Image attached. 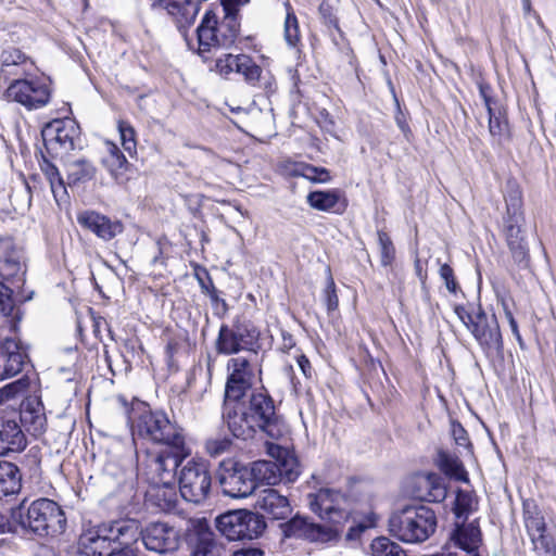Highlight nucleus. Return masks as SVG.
<instances>
[{
    "label": "nucleus",
    "mask_w": 556,
    "mask_h": 556,
    "mask_svg": "<svg viewBox=\"0 0 556 556\" xmlns=\"http://www.w3.org/2000/svg\"><path fill=\"white\" fill-rule=\"evenodd\" d=\"M139 527L132 519H121L85 531L78 541V551L84 556H109L112 549L130 545L137 541Z\"/></svg>",
    "instance_id": "f03ea898"
},
{
    "label": "nucleus",
    "mask_w": 556,
    "mask_h": 556,
    "mask_svg": "<svg viewBox=\"0 0 556 556\" xmlns=\"http://www.w3.org/2000/svg\"><path fill=\"white\" fill-rule=\"evenodd\" d=\"M452 435L457 445L463 447L470 446L468 433L459 422H452Z\"/></svg>",
    "instance_id": "052dcab7"
},
{
    "label": "nucleus",
    "mask_w": 556,
    "mask_h": 556,
    "mask_svg": "<svg viewBox=\"0 0 556 556\" xmlns=\"http://www.w3.org/2000/svg\"><path fill=\"white\" fill-rule=\"evenodd\" d=\"M22 486V476L16 465L0 460V497L16 494Z\"/></svg>",
    "instance_id": "473e14b6"
},
{
    "label": "nucleus",
    "mask_w": 556,
    "mask_h": 556,
    "mask_svg": "<svg viewBox=\"0 0 556 556\" xmlns=\"http://www.w3.org/2000/svg\"><path fill=\"white\" fill-rule=\"evenodd\" d=\"M77 223L84 229L94 233L99 239L110 241L124 230L123 224L117 219H111L93 210H85L76 215Z\"/></svg>",
    "instance_id": "6ab92c4d"
},
{
    "label": "nucleus",
    "mask_w": 556,
    "mask_h": 556,
    "mask_svg": "<svg viewBox=\"0 0 556 556\" xmlns=\"http://www.w3.org/2000/svg\"><path fill=\"white\" fill-rule=\"evenodd\" d=\"M479 92L481 98L484 101V104L486 106V110L489 113H491L492 104L494 103V99L492 97V87L489 84L485 83H479Z\"/></svg>",
    "instance_id": "680f3d73"
},
{
    "label": "nucleus",
    "mask_w": 556,
    "mask_h": 556,
    "mask_svg": "<svg viewBox=\"0 0 556 556\" xmlns=\"http://www.w3.org/2000/svg\"><path fill=\"white\" fill-rule=\"evenodd\" d=\"M530 539L540 556H556V539L547 529L530 535Z\"/></svg>",
    "instance_id": "4c0bfd02"
},
{
    "label": "nucleus",
    "mask_w": 556,
    "mask_h": 556,
    "mask_svg": "<svg viewBox=\"0 0 556 556\" xmlns=\"http://www.w3.org/2000/svg\"><path fill=\"white\" fill-rule=\"evenodd\" d=\"M179 492L190 503L200 504L210 494L212 478L205 460L191 458L178 473Z\"/></svg>",
    "instance_id": "6e6552de"
},
{
    "label": "nucleus",
    "mask_w": 556,
    "mask_h": 556,
    "mask_svg": "<svg viewBox=\"0 0 556 556\" xmlns=\"http://www.w3.org/2000/svg\"><path fill=\"white\" fill-rule=\"evenodd\" d=\"M525 217L516 216L514 219H503V229L507 248L514 262L521 268L529 266V248L523 230Z\"/></svg>",
    "instance_id": "f3484780"
},
{
    "label": "nucleus",
    "mask_w": 556,
    "mask_h": 556,
    "mask_svg": "<svg viewBox=\"0 0 556 556\" xmlns=\"http://www.w3.org/2000/svg\"><path fill=\"white\" fill-rule=\"evenodd\" d=\"M325 304L328 312H333L339 306V299L336 291V283L331 276L328 277L327 286L324 292Z\"/></svg>",
    "instance_id": "13d9d810"
},
{
    "label": "nucleus",
    "mask_w": 556,
    "mask_h": 556,
    "mask_svg": "<svg viewBox=\"0 0 556 556\" xmlns=\"http://www.w3.org/2000/svg\"><path fill=\"white\" fill-rule=\"evenodd\" d=\"M470 321L469 330L488 352L500 351L503 346L500 326L495 315L488 317L485 313L480 312L476 316L467 315Z\"/></svg>",
    "instance_id": "a211bd4d"
},
{
    "label": "nucleus",
    "mask_w": 556,
    "mask_h": 556,
    "mask_svg": "<svg viewBox=\"0 0 556 556\" xmlns=\"http://www.w3.org/2000/svg\"><path fill=\"white\" fill-rule=\"evenodd\" d=\"M372 556H406L404 549L386 536L375 539L370 544Z\"/></svg>",
    "instance_id": "79ce46f5"
},
{
    "label": "nucleus",
    "mask_w": 556,
    "mask_h": 556,
    "mask_svg": "<svg viewBox=\"0 0 556 556\" xmlns=\"http://www.w3.org/2000/svg\"><path fill=\"white\" fill-rule=\"evenodd\" d=\"M94 167L87 162H77L73 165L71 173L68 174V184L78 185L91 180L94 177Z\"/></svg>",
    "instance_id": "09e8293b"
},
{
    "label": "nucleus",
    "mask_w": 556,
    "mask_h": 556,
    "mask_svg": "<svg viewBox=\"0 0 556 556\" xmlns=\"http://www.w3.org/2000/svg\"><path fill=\"white\" fill-rule=\"evenodd\" d=\"M389 532L397 540L409 543H422L435 531V513L424 505L405 506L389 518Z\"/></svg>",
    "instance_id": "7ed1b4c3"
},
{
    "label": "nucleus",
    "mask_w": 556,
    "mask_h": 556,
    "mask_svg": "<svg viewBox=\"0 0 556 556\" xmlns=\"http://www.w3.org/2000/svg\"><path fill=\"white\" fill-rule=\"evenodd\" d=\"M52 194L54 197L55 202L60 205L61 203H65L68 200V193L66 187L64 185L63 178L56 179L54 181L49 182Z\"/></svg>",
    "instance_id": "bf43d9fd"
},
{
    "label": "nucleus",
    "mask_w": 556,
    "mask_h": 556,
    "mask_svg": "<svg viewBox=\"0 0 556 556\" xmlns=\"http://www.w3.org/2000/svg\"><path fill=\"white\" fill-rule=\"evenodd\" d=\"M481 543V532L473 523L457 526L450 535V542L437 556H457L452 548L466 552L467 556H479L478 549Z\"/></svg>",
    "instance_id": "412c9836"
},
{
    "label": "nucleus",
    "mask_w": 556,
    "mask_h": 556,
    "mask_svg": "<svg viewBox=\"0 0 556 556\" xmlns=\"http://www.w3.org/2000/svg\"><path fill=\"white\" fill-rule=\"evenodd\" d=\"M306 201L311 207L323 212L343 213L346 203L341 202V193L339 190L312 191L307 194Z\"/></svg>",
    "instance_id": "7c9ffc66"
},
{
    "label": "nucleus",
    "mask_w": 556,
    "mask_h": 556,
    "mask_svg": "<svg viewBox=\"0 0 556 556\" xmlns=\"http://www.w3.org/2000/svg\"><path fill=\"white\" fill-rule=\"evenodd\" d=\"M240 62L241 54H225L224 58L216 60L215 67L220 75L228 76L229 74L237 72Z\"/></svg>",
    "instance_id": "603ef678"
},
{
    "label": "nucleus",
    "mask_w": 556,
    "mask_h": 556,
    "mask_svg": "<svg viewBox=\"0 0 556 556\" xmlns=\"http://www.w3.org/2000/svg\"><path fill=\"white\" fill-rule=\"evenodd\" d=\"M13 293L16 294L15 288L8 287L0 281V313L4 316H12L18 318V311L15 312V299ZM16 301L18 299L16 298Z\"/></svg>",
    "instance_id": "49530a36"
},
{
    "label": "nucleus",
    "mask_w": 556,
    "mask_h": 556,
    "mask_svg": "<svg viewBox=\"0 0 556 556\" xmlns=\"http://www.w3.org/2000/svg\"><path fill=\"white\" fill-rule=\"evenodd\" d=\"M281 528L287 538H299L311 542L327 543L337 540L340 535L338 528L309 522L306 518L299 516L282 523Z\"/></svg>",
    "instance_id": "dca6fc26"
},
{
    "label": "nucleus",
    "mask_w": 556,
    "mask_h": 556,
    "mask_svg": "<svg viewBox=\"0 0 556 556\" xmlns=\"http://www.w3.org/2000/svg\"><path fill=\"white\" fill-rule=\"evenodd\" d=\"M255 507L273 519H285L291 513L288 498L271 488L258 492Z\"/></svg>",
    "instance_id": "393cba45"
},
{
    "label": "nucleus",
    "mask_w": 556,
    "mask_h": 556,
    "mask_svg": "<svg viewBox=\"0 0 556 556\" xmlns=\"http://www.w3.org/2000/svg\"><path fill=\"white\" fill-rule=\"evenodd\" d=\"M249 0H220L225 14L238 15V7L244 5Z\"/></svg>",
    "instance_id": "e2e57ef3"
},
{
    "label": "nucleus",
    "mask_w": 556,
    "mask_h": 556,
    "mask_svg": "<svg viewBox=\"0 0 556 556\" xmlns=\"http://www.w3.org/2000/svg\"><path fill=\"white\" fill-rule=\"evenodd\" d=\"M307 504L313 513L331 522L333 528L344 523L350 517L348 500L337 490L320 489L316 493H309Z\"/></svg>",
    "instance_id": "9d476101"
},
{
    "label": "nucleus",
    "mask_w": 556,
    "mask_h": 556,
    "mask_svg": "<svg viewBox=\"0 0 556 556\" xmlns=\"http://www.w3.org/2000/svg\"><path fill=\"white\" fill-rule=\"evenodd\" d=\"M192 556H226L222 546L213 540L212 532L199 534L198 541L192 551Z\"/></svg>",
    "instance_id": "58836bf2"
},
{
    "label": "nucleus",
    "mask_w": 556,
    "mask_h": 556,
    "mask_svg": "<svg viewBox=\"0 0 556 556\" xmlns=\"http://www.w3.org/2000/svg\"><path fill=\"white\" fill-rule=\"evenodd\" d=\"M190 454L186 440L163 445V448L155 453H149L146 466L154 483H175L177 468Z\"/></svg>",
    "instance_id": "0eeeda50"
},
{
    "label": "nucleus",
    "mask_w": 556,
    "mask_h": 556,
    "mask_svg": "<svg viewBox=\"0 0 556 556\" xmlns=\"http://www.w3.org/2000/svg\"><path fill=\"white\" fill-rule=\"evenodd\" d=\"M147 503L160 511H170L176 507L175 483H154L147 492Z\"/></svg>",
    "instance_id": "c85d7f7f"
},
{
    "label": "nucleus",
    "mask_w": 556,
    "mask_h": 556,
    "mask_svg": "<svg viewBox=\"0 0 556 556\" xmlns=\"http://www.w3.org/2000/svg\"><path fill=\"white\" fill-rule=\"evenodd\" d=\"M489 128L490 134L493 137H504L508 134V124L506 119L500 115H495L493 110L489 113Z\"/></svg>",
    "instance_id": "864d4df0"
},
{
    "label": "nucleus",
    "mask_w": 556,
    "mask_h": 556,
    "mask_svg": "<svg viewBox=\"0 0 556 556\" xmlns=\"http://www.w3.org/2000/svg\"><path fill=\"white\" fill-rule=\"evenodd\" d=\"M35 81L36 80L14 79L7 89L8 97L21 104L28 102L29 98H27V96L31 91Z\"/></svg>",
    "instance_id": "c03bdc74"
},
{
    "label": "nucleus",
    "mask_w": 556,
    "mask_h": 556,
    "mask_svg": "<svg viewBox=\"0 0 556 556\" xmlns=\"http://www.w3.org/2000/svg\"><path fill=\"white\" fill-rule=\"evenodd\" d=\"M108 154L103 157V165L109 170L112 178L118 185H126L129 179L130 164L127 162L121 147L114 141H105Z\"/></svg>",
    "instance_id": "bb28decb"
},
{
    "label": "nucleus",
    "mask_w": 556,
    "mask_h": 556,
    "mask_svg": "<svg viewBox=\"0 0 556 556\" xmlns=\"http://www.w3.org/2000/svg\"><path fill=\"white\" fill-rule=\"evenodd\" d=\"M225 400L240 401L253 386L254 371L251 362L243 357H232L227 362Z\"/></svg>",
    "instance_id": "ddd939ff"
},
{
    "label": "nucleus",
    "mask_w": 556,
    "mask_h": 556,
    "mask_svg": "<svg viewBox=\"0 0 556 556\" xmlns=\"http://www.w3.org/2000/svg\"><path fill=\"white\" fill-rule=\"evenodd\" d=\"M200 52L210 51L211 48H222L217 27V16L213 11H206L201 24L197 28Z\"/></svg>",
    "instance_id": "c756f323"
},
{
    "label": "nucleus",
    "mask_w": 556,
    "mask_h": 556,
    "mask_svg": "<svg viewBox=\"0 0 556 556\" xmlns=\"http://www.w3.org/2000/svg\"><path fill=\"white\" fill-rule=\"evenodd\" d=\"M219 42L222 48L231 47L240 30V24L238 22V15L225 14L223 21L218 24Z\"/></svg>",
    "instance_id": "c9c22d12"
},
{
    "label": "nucleus",
    "mask_w": 556,
    "mask_h": 556,
    "mask_svg": "<svg viewBox=\"0 0 556 556\" xmlns=\"http://www.w3.org/2000/svg\"><path fill=\"white\" fill-rule=\"evenodd\" d=\"M231 441L228 438L210 439L205 443V450L211 456H219L230 448Z\"/></svg>",
    "instance_id": "5fc2aeb1"
},
{
    "label": "nucleus",
    "mask_w": 556,
    "mask_h": 556,
    "mask_svg": "<svg viewBox=\"0 0 556 556\" xmlns=\"http://www.w3.org/2000/svg\"><path fill=\"white\" fill-rule=\"evenodd\" d=\"M523 522L529 536L546 529L544 517L533 500L523 502Z\"/></svg>",
    "instance_id": "f704fd0d"
},
{
    "label": "nucleus",
    "mask_w": 556,
    "mask_h": 556,
    "mask_svg": "<svg viewBox=\"0 0 556 556\" xmlns=\"http://www.w3.org/2000/svg\"><path fill=\"white\" fill-rule=\"evenodd\" d=\"M258 339L255 327L247 323H237L232 327L222 325L215 341L218 354L231 355L251 350Z\"/></svg>",
    "instance_id": "9b49d317"
},
{
    "label": "nucleus",
    "mask_w": 556,
    "mask_h": 556,
    "mask_svg": "<svg viewBox=\"0 0 556 556\" xmlns=\"http://www.w3.org/2000/svg\"><path fill=\"white\" fill-rule=\"evenodd\" d=\"M439 274L441 279L444 280L446 289L451 293L456 294L459 290V286L455 279L453 268L448 264H442Z\"/></svg>",
    "instance_id": "4d7b16f0"
},
{
    "label": "nucleus",
    "mask_w": 556,
    "mask_h": 556,
    "mask_svg": "<svg viewBox=\"0 0 556 556\" xmlns=\"http://www.w3.org/2000/svg\"><path fill=\"white\" fill-rule=\"evenodd\" d=\"M41 169L43 170L49 182L61 178L59 169L52 163H50L46 157H43V164H41Z\"/></svg>",
    "instance_id": "0e129e2a"
},
{
    "label": "nucleus",
    "mask_w": 556,
    "mask_h": 556,
    "mask_svg": "<svg viewBox=\"0 0 556 556\" xmlns=\"http://www.w3.org/2000/svg\"><path fill=\"white\" fill-rule=\"evenodd\" d=\"M294 176H302L313 182L325 184L330 180V174L325 167H316L305 163L295 164Z\"/></svg>",
    "instance_id": "a19ab883"
},
{
    "label": "nucleus",
    "mask_w": 556,
    "mask_h": 556,
    "mask_svg": "<svg viewBox=\"0 0 556 556\" xmlns=\"http://www.w3.org/2000/svg\"><path fill=\"white\" fill-rule=\"evenodd\" d=\"M24 530L37 535H58L64 532L66 518L61 507L48 498L34 501L26 509L20 507L13 513Z\"/></svg>",
    "instance_id": "20e7f679"
},
{
    "label": "nucleus",
    "mask_w": 556,
    "mask_h": 556,
    "mask_svg": "<svg viewBox=\"0 0 556 556\" xmlns=\"http://www.w3.org/2000/svg\"><path fill=\"white\" fill-rule=\"evenodd\" d=\"M287 15L285 20V40L290 47H295L300 41V28L298 18L289 3H286Z\"/></svg>",
    "instance_id": "a18cd8bd"
},
{
    "label": "nucleus",
    "mask_w": 556,
    "mask_h": 556,
    "mask_svg": "<svg viewBox=\"0 0 556 556\" xmlns=\"http://www.w3.org/2000/svg\"><path fill=\"white\" fill-rule=\"evenodd\" d=\"M79 135V125L68 117L53 119L41 129V139H76Z\"/></svg>",
    "instance_id": "2f4dec72"
},
{
    "label": "nucleus",
    "mask_w": 556,
    "mask_h": 556,
    "mask_svg": "<svg viewBox=\"0 0 556 556\" xmlns=\"http://www.w3.org/2000/svg\"><path fill=\"white\" fill-rule=\"evenodd\" d=\"M21 422L33 435L41 434L47 427V417L42 402L37 397L27 399L21 408Z\"/></svg>",
    "instance_id": "a878e982"
},
{
    "label": "nucleus",
    "mask_w": 556,
    "mask_h": 556,
    "mask_svg": "<svg viewBox=\"0 0 556 556\" xmlns=\"http://www.w3.org/2000/svg\"><path fill=\"white\" fill-rule=\"evenodd\" d=\"M248 410L251 422L257 430L265 432L271 438L280 434L279 416L276 413L274 400L265 389L251 395Z\"/></svg>",
    "instance_id": "f8f14e48"
},
{
    "label": "nucleus",
    "mask_w": 556,
    "mask_h": 556,
    "mask_svg": "<svg viewBox=\"0 0 556 556\" xmlns=\"http://www.w3.org/2000/svg\"><path fill=\"white\" fill-rule=\"evenodd\" d=\"M27 355L14 339L0 342V380L18 375L26 364Z\"/></svg>",
    "instance_id": "5701e85b"
},
{
    "label": "nucleus",
    "mask_w": 556,
    "mask_h": 556,
    "mask_svg": "<svg viewBox=\"0 0 556 556\" xmlns=\"http://www.w3.org/2000/svg\"><path fill=\"white\" fill-rule=\"evenodd\" d=\"M215 523L229 541L257 539L266 528L262 516L247 509L226 511L216 518Z\"/></svg>",
    "instance_id": "423d86ee"
},
{
    "label": "nucleus",
    "mask_w": 556,
    "mask_h": 556,
    "mask_svg": "<svg viewBox=\"0 0 556 556\" xmlns=\"http://www.w3.org/2000/svg\"><path fill=\"white\" fill-rule=\"evenodd\" d=\"M118 131L121 139H135L136 132L134 127L125 121L118 122Z\"/></svg>",
    "instance_id": "774afa93"
},
{
    "label": "nucleus",
    "mask_w": 556,
    "mask_h": 556,
    "mask_svg": "<svg viewBox=\"0 0 556 556\" xmlns=\"http://www.w3.org/2000/svg\"><path fill=\"white\" fill-rule=\"evenodd\" d=\"M152 8L165 10L173 16L182 35H186L187 28L193 24L199 12V3L192 0H186L184 2L157 0L152 3Z\"/></svg>",
    "instance_id": "b1692460"
},
{
    "label": "nucleus",
    "mask_w": 556,
    "mask_h": 556,
    "mask_svg": "<svg viewBox=\"0 0 556 556\" xmlns=\"http://www.w3.org/2000/svg\"><path fill=\"white\" fill-rule=\"evenodd\" d=\"M118 400L125 408L134 437L162 446L186 440L184 429L169 420L164 412L152 410L149 405L139 401L132 403L128 409L125 399L121 396Z\"/></svg>",
    "instance_id": "f257e3e1"
},
{
    "label": "nucleus",
    "mask_w": 556,
    "mask_h": 556,
    "mask_svg": "<svg viewBox=\"0 0 556 556\" xmlns=\"http://www.w3.org/2000/svg\"><path fill=\"white\" fill-rule=\"evenodd\" d=\"M296 361H298V365H299L302 374L305 376V378H307V379L312 378L314 370H313V367H312L308 358L305 355L301 354L298 356Z\"/></svg>",
    "instance_id": "69168bd1"
},
{
    "label": "nucleus",
    "mask_w": 556,
    "mask_h": 556,
    "mask_svg": "<svg viewBox=\"0 0 556 556\" xmlns=\"http://www.w3.org/2000/svg\"><path fill=\"white\" fill-rule=\"evenodd\" d=\"M276 460H256L251 465L255 486L258 484L275 485L281 480L293 482L300 471L296 459L282 452L279 447Z\"/></svg>",
    "instance_id": "1a4fd4ad"
},
{
    "label": "nucleus",
    "mask_w": 556,
    "mask_h": 556,
    "mask_svg": "<svg viewBox=\"0 0 556 556\" xmlns=\"http://www.w3.org/2000/svg\"><path fill=\"white\" fill-rule=\"evenodd\" d=\"M218 481L223 493L233 498L248 497L256 489L251 468L238 464L230 468L224 467L218 475Z\"/></svg>",
    "instance_id": "2eb2a0df"
},
{
    "label": "nucleus",
    "mask_w": 556,
    "mask_h": 556,
    "mask_svg": "<svg viewBox=\"0 0 556 556\" xmlns=\"http://www.w3.org/2000/svg\"><path fill=\"white\" fill-rule=\"evenodd\" d=\"M223 419L233 437L248 440L254 437L257 428L251 422L248 408L239 401H224Z\"/></svg>",
    "instance_id": "4be33fe9"
},
{
    "label": "nucleus",
    "mask_w": 556,
    "mask_h": 556,
    "mask_svg": "<svg viewBox=\"0 0 556 556\" xmlns=\"http://www.w3.org/2000/svg\"><path fill=\"white\" fill-rule=\"evenodd\" d=\"M504 197L506 213L503 219H514L516 216L525 217L522 212V193L516 181H507Z\"/></svg>",
    "instance_id": "72a5a7b5"
},
{
    "label": "nucleus",
    "mask_w": 556,
    "mask_h": 556,
    "mask_svg": "<svg viewBox=\"0 0 556 556\" xmlns=\"http://www.w3.org/2000/svg\"><path fill=\"white\" fill-rule=\"evenodd\" d=\"M26 444L21 426L15 420L0 418V455L21 452Z\"/></svg>",
    "instance_id": "cd10ccee"
},
{
    "label": "nucleus",
    "mask_w": 556,
    "mask_h": 556,
    "mask_svg": "<svg viewBox=\"0 0 556 556\" xmlns=\"http://www.w3.org/2000/svg\"><path fill=\"white\" fill-rule=\"evenodd\" d=\"M318 12L320 18L323 20V23L327 27H333L334 29L340 30L338 18L333 12V8L327 1H323L319 4Z\"/></svg>",
    "instance_id": "6e6d98bb"
},
{
    "label": "nucleus",
    "mask_w": 556,
    "mask_h": 556,
    "mask_svg": "<svg viewBox=\"0 0 556 556\" xmlns=\"http://www.w3.org/2000/svg\"><path fill=\"white\" fill-rule=\"evenodd\" d=\"M468 497L464 493H458L455 501V513L458 517L464 515L468 510Z\"/></svg>",
    "instance_id": "338daca9"
},
{
    "label": "nucleus",
    "mask_w": 556,
    "mask_h": 556,
    "mask_svg": "<svg viewBox=\"0 0 556 556\" xmlns=\"http://www.w3.org/2000/svg\"><path fill=\"white\" fill-rule=\"evenodd\" d=\"M438 463L440 468L448 476L463 480L466 476L463 463L457 456H454L447 452L440 451L438 453Z\"/></svg>",
    "instance_id": "ea45409f"
},
{
    "label": "nucleus",
    "mask_w": 556,
    "mask_h": 556,
    "mask_svg": "<svg viewBox=\"0 0 556 556\" xmlns=\"http://www.w3.org/2000/svg\"><path fill=\"white\" fill-rule=\"evenodd\" d=\"M28 388L27 379L21 378L0 388V405L16 399Z\"/></svg>",
    "instance_id": "3c124183"
},
{
    "label": "nucleus",
    "mask_w": 556,
    "mask_h": 556,
    "mask_svg": "<svg viewBox=\"0 0 556 556\" xmlns=\"http://www.w3.org/2000/svg\"><path fill=\"white\" fill-rule=\"evenodd\" d=\"M410 495L419 501L440 503L447 494L443 479L432 472L416 473L409 481Z\"/></svg>",
    "instance_id": "aec40b11"
},
{
    "label": "nucleus",
    "mask_w": 556,
    "mask_h": 556,
    "mask_svg": "<svg viewBox=\"0 0 556 556\" xmlns=\"http://www.w3.org/2000/svg\"><path fill=\"white\" fill-rule=\"evenodd\" d=\"M236 73L241 74L248 84L256 86L261 78L262 68L252 60L251 56L241 54V62L239 63V67Z\"/></svg>",
    "instance_id": "37998d69"
},
{
    "label": "nucleus",
    "mask_w": 556,
    "mask_h": 556,
    "mask_svg": "<svg viewBox=\"0 0 556 556\" xmlns=\"http://www.w3.org/2000/svg\"><path fill=\"white\" fill-rule=\"evenodd\" d=\"M26 55L18 49H8L1 54V76L9 78L11 75H20V66L25 63Z\"/></svg>",
    "instance_id": "e433bc0d"
},
{
    "label": "nucleus",
    "mask_w": 556,
    "mask_h": 556,
    "mask_svg": "<svg viewBox=\"0 0 556 556\" xmlns=\"http://www.w3.org/2000/svg\"><path fill=\"white\" fill-rule=\"evenodd\" d=\"M378 244L381 265L390 266L395 258V248L389 235L382 230L378 231Z\"/></svg>",
    "instance_id": "8fccbe9b"
},
{
    "label": "nucleus",
    "mask_w": 556,
    "mask_h": 556,
    "mask_svg": "<svg viewBox=\"0 0 556 556\" xmlns=\"http://www.w3.org/2000/svg\"><path fill=\"white\" fill-rule=\"evenodd\" d=\"M27 98H29V101L24 102L23 105L28 109H37L48 103L50 99V90L45 83L36 80Z\"/></svg>",
    "instance_id": "de8ad7c7"
},
{
    "label": "nucleus",
    "mask_w": 556,
    "mask_h": 556,
    "mask_svg": "<svg viewBox=\"0 0 556 556\" xmlns=\"http://www.w3.org/2000/svg\"><path fill=\"white\" fill-rule=\"evenodd\" d=\"M139 534L146 548L157 554L176 551L180 542L179 531L174 526L163 521L148 523Z\"/></svg>",
    "instance_id": "4468645a"
},
{
    "label": "nucleus",
    "mask_w": 556,
    "mask_h": 556,
    "mask_svg": "<svg viewBox=\"0 0 556 556\" xmlns=\"http://www.w3.org/2000/svg\"><path fill=\"white\" fill-rule=\"evenodd\" d=\"M27 264L23 252L11 238L0 239V278L15 288L18 302L33 299L34 291H26Z\"/></svg>",
    "instance_id": "39448f33"
}]
</instances>
